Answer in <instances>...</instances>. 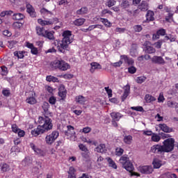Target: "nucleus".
<instances>
[{
  "label": "nucleus",
  "mask_w": 178,
  "mask_h": 178,
  "mask_svg": "<svg viewBox=\"0 0 178 178\" xmlns=\"http://www.w3.org/2000/svg\"><path fill=\"white\" fill-rule=\"evenodd\" d=\"M58 18H54L52 20H43L42 19H38V23L39 24H41V26H50L51 24H56L58 23Z\"/></svg>",
  "instance_id": "6e6552de"
},
{
  "label": "nucleus",
  "mask_w": 178,
  "mask_h": 178,
  "mask_svg": "<svg viewBox=\"0 0 178 178\" xmlns=\"http://www.w3.org/2000/svg\"><path fill=\"white\" fill-rule=\"evenodd\" d=\"M160 178H170V172H167L161 175Z\"/></svg>",
  "instance_id": "052dcab7"
},
{
  "label": "nucleus",
  "mask_w": 178,
  "mask_h": 178,
  "mask_svg": "<svg viewBox=\"0 0 178 178\" xmlns=\"http://www.w3.org/2000/svg\"><path fill=\"white\" fill-rule=\"evenodd\" d=\"M123 89L124 90V92L126 94H130V85H126L124 86Z\"/></svg>",
  "instance_id": "6e6d98bb"
},
{
  "label": "nucleus",
  "mask_w": 178,
  "mask_h": 178,
  "mask_svg": "<svg viewBox=\"0 0 178 178\" xmlns=\"http://www.w3.org/2000/svg\"><path fill=\"white\" fill-rule=\"evenodd\" d=\"M145 99L147 104H151V102L156 101V98L154 97L152 95H146L145 97Z\"/></svg>",
  "instance_id": "c756f323"
},
{
  "label": "nucleus",
  "mask_w": 178,
  "mask_h": 178,
  "mask_svg": "<svg viewBox=\"0 0 178 178\" xmlns=\"http://www.w3.org/2000/svg\"><path fill=\"white\" fill-rule=\"evenodd\" d=\"M42 15H52V12L48 10L45 8H43L40 10Z\"/></svg>",
  "instance_id": "de8ad7c7"
},
{
  "label": "nucleus",
  "mask_w": 178,
  "mask_h": 178,
  "mask_svg": "<svg viewBox=\"0 0 178 178\" xmlns=\"http://www.w3.org/2000/svg\"><path fill=\"white\" fill-rule=\"evenodd\" d=\"M138 170L139 172H140V173L150 175V173H152V172H154V168H152V166L151 165H143L140 166Z\"/></svg>",
  "instance_id": "1a4fd4ad"
},
{
  "label": "nucleus",
  "mask_w": 178,
  "mask_h": 178,
  "mask_svg": "<svg viewBox=\"0 0 178 178\" xmlns=\"http://www.w3.org/2000/svg\"><path fill=\"white\" fill-rule=\"evenodd\" d=\"M66 94H67V92L66 91V89L65 88V86L61 85L60 87L58 88V95L62 98V99H65L66 98Z\"/></svg>",
  "instance_id": "4468645a"
},
{
  "label": "nucleus",
  "mask_w": 178,
  "mask_h": 178,
  "mask_svg": "<svg viewBox=\"0 0 178 178\" xmlns=\"http://www.w3.org/2000/svg\"><path fill=\"white\" fill-rule=\"evenodd\" d=\"M124 31H126V29H125V28H119V27H117V28L115 29V33H124Z\"/></svg>",
  "instance_id": "680f3d73"
},
{
  "label": "nucleus",
  "mask_w": 178,
  "mask_h": 178,
  "mask_svg": "<svg viewBox=\"0 0 178 178\" xmlns=\"http://www.w3.org/2000/svg\"><path fill=\"white\" fill-rule=\"evenodd\" d=\"M0 168L1 172H9L10 170V167L7 163H3L0 164Z\"/></svg>",
  "instance_id": "c85d7f7f"
},
{
  "label": "nucleus",
  "mask_w": 178,
  "mask_h": 178,
  "mask_svg": "<svg viewBox=\"0 0 178 178\" xmlns=\"http://www.w3.org/2000/svg\"><path fill=\"white\" fill-rule=\"evenodd\" d=\"M81 156L83 158L84 161H86V162L91 161V159L90 158V151L82 152Z\"/></svg>",
  "instance_id": "2f4dec72"
},
{
  "label": "nucleus",
  "mask_w": 178,
  "mask_h": 178,
  "mask_svg": "<svg viewBox=\"0 0 178 178\" xmlns=\"http://www.w3.org/2000/svg\"><path fill=\"white\" fill-rule=\"evenodd\" d=\"M90 73H94V72H95V70H98L99 69H102V66L101 65V64L97 63V62H92L90 63Z\"/></svg>",
  "instance_id": "ddd939ff"
},
{
  "label": "nucleus",
  "mask_w": 178,
  "mask_h": 178,
  "mask_svg": "<svg viewBox=\"0 0 178 178\" xmlns=\"http://www.w3.org/2000/svg\"><path fill=\"white\" fill-rule=\"evenodd\" d=\"M115 5H116V1L115 0H107L106 2V6H108V8H112Z\"/></svg>",
  "instance_id": "a19ab883"
},
{
  "label": "nucleus",
  "mask_w": 178,
  "mask_h": 178,
  "mask_svg": "<svg viewBox=\"0 0 178 178\" xmlns=\"http://www.w3.org/2000/svg\"><path fill=\"white\" fill-rule=\"evenodd\" d=\"M152 165L154 168V169H159V168H161V166H162V163L161 162V161H159V159H154L153 162H152Z\"/></svg>",
  "instance_id": "cd10ccee"
},
{
  "label": "nucleus",
  "mask_w": 178,
  "mask_h": 178,
  "mask_svg": "<svg viewBox=\"0 0 178 178\" xmlns=\"http://www.w3.org/2000/svg\"><path fill=\"white\" fill-rule=\"evenodd\" d=\"M166 34V30L161 29L157 31L156 33L153 34V40H159L160 35H165Z\"/></svg>",
  "instance_id": "dca6fc26"
},
{
  "label": "nucleus",
  "mask_w": 178,
  "mask_h": 178,
  "mask_svg": "<svg viewBox=\"0 0 178 178\" xmlns=\"http://www.w3.org/2000/svg\"><path fill=\"white\" fill-rule=\"evenodd\" d=\"M79 148L81 149V151H83V152H88V148H87L86 145H84L83 144H79Z\"/></svg>",
  "instance_id": "a18cd8bd"
},
{
  "label": "nucleus",
  "mask_w": 178,
  "mask_h": 178,
  "mask_svg": "<svg viewBox=\"0 0 178 178\" xmlns=\"http://www.w3.org/2000/svg\"><path fill=\"white\" fill-rule=\"evenodd\" d=\"M102 23H104V26L106 27H112V23L108 20V19L106 18H101Z\"/></svg>",
  "instance_id": "4c0bfd02"
},
{
  "label": "nucleus",
  "mask_w": 178,
  "mask_h": 178,
  "mask_svg": "<svg viewBox=\"0 0 178 178\" xmlns=\"http://www.w3.org/2000/svg\"><path fill=\"white\" fill-rule=\"evenodd\" d=\"M42 109L44 115L38 118V123L40 124V125L38 126L37 129L31 131V134L34 136V137H37V136H40V134H42L45 133V131H49V130H52V127H54L52 120L49 118V116H51L49 104L47 102H44Z\"/></svg>",
  "instance_id": "f257e3e1"
},
{
  "label": "nucleus",
  "mask_w": 178,
  "mask_h": 178,
  "mask_svg": "<svg viewBox=\"0 0 178 178\" xmlns=\"http://www.w3.org/2000/svg\"><path fill=\"white\" fill-rule=\"evenodd\" d=\"M11 129L13 133H17L18 130L20 129L17 127V125H16V124H12Z\"/></svg>",
  "instance_id": "13d9d810"
},
{
  "label": "nucleus",
  "mask_w": 178,
  "mask_h": 178,
  "mask_svg": "<svg viewBox=\"0 0 178 178\" xmlns=\"http://www.w3.org/2000/svg\"><path fill=\"white\" fill-rule=\"evenodd\" d=\"M164 152H170L175 148V139L168 138L163 142Z\"/></svg>",
  "instance_id": "39448f33"
},
{
  "label": "nucleus",
  "mask_w": 178,
  "mask_h": 178,
  "mask_svg": "<svg viewBox=\"0 0 178 178\" xmlns=\"http://www.w3.org/2000/svg\"><path fill=\"white\" fill-rule=\"evenodd\" d=\"M158 101L159 102H163V101H165V97H163V93H160L159 98H158Z\"/></svg>",
  "instance_id": "774afa93"
},
{
  "label": "nucleus",
  "mask_w": 178,
  "mask_h": 178,
  "mask_svg": "<svg viewBox=\"0 0 178 178\" xmlns=\"http://www.w3.org/2000/svg\"><path fill=\"white\" fill-rule=\"evenodd\" d=\"M36 33L38 35H42V37H44V35L45 34V32H44V28L40 26L36 27Z\"/></svg>",
  "instance_id": "e433bc0d"
},
{
  "label": "nucleus",
  "mask_w": 178,
  "mask_h": 178,
  "mask_svg": "<svg viewBox=\"0 0 178 178\" xmlns=\"http://www.w3.org/2000/svg\"><path fill=\"white\" fill-rule=\"evenodd\" d=\"M134 29L136 33H140L143 30V26H141V25H135Z\"/></svg>",
  "instance_id": "864d4df0"
},
{
  "label": "nucleus",
  "mask_w": 178,
  "mask_h": 178,
  "mask_svg": "<svg viewBox=\"0 0 178 178\" xmlns=\"http://www.w3.org/2000/svg\"><path fill=\"white\" fill-rule=\"evenodd\" d=\"M120 8L124 10H127L130 8V1L127 0H123L120 3Z\"/></svg>",
  "instance_id": "5701e85b"
},
{
  "label": "nucleus",
  "mask_w": 178,
  "mask_h": 178,
  "mask_svg": "<svg viewBox=\"0 0 178 178\" xmlns=\"http://www.w3.org/2000/svg\"><path fill=\"white\" fill-rule=\"evenodd\" d=\"M17 133L18 134V137H24V135L26 134V132L22 129H19Z\"/></svg>",
  "instance_id": "e2e57ef3"
},
{
  "label": "nucleus",
  "mask_w": 178,
  "mask_h": 178,
  "mask_svg": "<svg viewBox=\"0 0 178 178\" xmlns=\"http://www.w3.org/2000/svg\"><path fill=\"white\" fill-rule=\"evenodd\" d=\"M26 52L24 51H15L14 52V56H17L18 58V59H23V58H24V54Z\"/></svg>",
  "instance_id": "c9c22d12"
},
{
  "label": "nucleus",
  "mask_w": 178,
  "mask_h": 178,
  "mask_svg": "<svg viewBox=\"0 0 178 178\" xmlns=\"http://www.w3.org/2000/svg\"><path fill=\"white\" fill-rule=\"evenodd\" d=\"M154 11L148 10L146 14V22L149 23V22H154L155 20Z\"/></svg>",
  "instance_id": "2eb2a0df"
},
{
  "label": "nucleus",
  "mask_w": 178,
  "mask_h": 178,
  "mask_svg": "<svg viewBox=\"0 0 178 178\" xmlns=\"http://www.w3.org/2000/svg\"><path fill=\"white\" fill-rule=\"evenodd\" d=\"M129 56H126V55H122L120 56V60H124V62L125 63H127L128 60H129Z\"/></svg>",
  "instance_id": "bf43d9fd"
},
{
  "label": "nucleus",
  "mask_w": 178,
  "mask_h": 178,
  "mask_svg": "<svg viewBox=\"0 0 178 178\" xmlns=\"http://www.w3.org/2000/svg\"><path fill=\"white\" fill-rule=\"evenodd\" d=\"M115 152L118 156H122V155H123V152H124V150H123V149H122L121 147H118L115 149Z\"/></svg>",
  "instance_id": "c03bdc74"
},
{
  "label": "nucleus",
  "mask_w": 178,
  "mask_h": 178,
  "mask_svg": "<svg viewBox=\"0 0 178 178\" xmlns=\"http://www.w3.org/2000/svg\"><path fill=\"white\" fill-rule=\"evenodd\" d=\"M52 66L53 67H55V69H59V70H62L63 72L67 70V69H70V65L63 60H54Z\"/></svg>",
  "instance_id": "20e7f679"
},
{
  "label": "nucleus",
  "mask_w": 178,
  "mask_h": 178,
  "mask_svg": "<svg viewBox=\"0 0 178 178\" xmlns=\"http://www.w3.org/2000/svg\"><path fill=\"white\" fill-rule=\"evenodd\" d=\"M67 130L65 131V136L67 137H76V132L74 131V127L72 125L67 126Z\"/></svg>",
  "instance_id": "9d476101"
},
{
  "label": "nucleus",
  "mask_w": 178,
  "mask_h": 178,
  "mask_svg": "<svg viewBox=\"0 0 178 178\" xmlns=\"http://www.w3.org/2000/svg\"><path fill=\"white\" fill-rule=\"evenodd\" d=\"M107 162H108V166L110 168H113V169H118V165H116V163L112 160L111 158H107Z\"/></svg>",
  "instance_id": "473e14b6"
},
{
  "label": "nucleus",
  "mask_w": 178,
  "mask_h": 178,
  "mask_svg": "<svg viewBox=\"0 0 178 178\" xmlns=\"http://www.w3.org/2000/svg\"><path fill=\"white\" fill-rule=\"evenodd\" d=\"M86 97H83V96H79L77 98H76V102H78L79 104H84L86 103Z\"/></svg>",
  "instance_id": "37998d69"
},
{
  "label": "nucleus",
  "mask_w": 178,
  "mask_h": 178,
  "mask_svg": "<svg viewBox=\"0 0 178 178\" xmlns=\"http://www.w3.org/2000/svg\"><path fill=\"white\" fill-rule=\"evenodd\" d=\"M106 13H108V15H112L113 14L112 11H111L108 9H104L102 11V16H104V15H106Z\"/></svg>",
  "instance_id": "69168bd1"
},
{
  "label": "nucleus",
  "mask_w": 178,
  "mask_h": 178,
  "mask_svg": "<svg viewBox=\"0 0 178 178\" xmlns=\"http://www.w3.org/2000/svg\"><path fill=\"white\" fill-rule=\"evenodd\" d=\"M145 52L146 54H155V52H156V50L152 46L146 44L145 49Z\"/></svg>",
  "instance_id": "4be33fe9"
},
{
  "label": "nucleus",
  "mask_w": 178,
  "mask_h": 178,
  "mask_svg": "<svg viewBox=\"0 0 178 178\" xmlns=\"http://www.w3.org/2000/svg\"><path fill=\"white\" fill-rule=\"evenodd\" d=\"M146 80H147V77L142 76L137 77L136 81L138 84H143V83H144V81H145Z\"/></svg>",
  "instance_id": "79ce46f5"
},
{
  "label": "nucleus",
  "mask_w": 178,
  "mask_h": 178,
  "mask_svg": "<svg viewBox=\"0 0 178 178\" xmlns=\"http://www.w3.org/2000/svg\"><path fill=\"white\" fill-rule=\"evenodd\" d=\"M77 15H86L88 13V8L87 7H83L76 11Z\"/></svg>",
  "instance_id": "72a5a7b5"
},
{
  "label": "nucleus",
  "mask_w": 178,
  "mask_h": 178,
  "mask_svg": "<svg viewBox=\"0 0 178 178\" xmlns=\"http://www.w3.org/2000/svg\"><path fill=\"white\" fill-rule=\"evenodd\" d=\"M104 89L108 95V98L112 97V89H109V87H105Z\"/></svg>",
  "instance_id": "4d7b16f0"
},
{
  "label": "nucleus",
  "mask_w": 178,
  "mask_h": 178,
  "mask_svg": "<svg viewBox=\"0 0 178 178\" xmlns=\"http://www.w3.org/2000/svg\"><path fill=\"white\" fill-rule=\"evenodd\" d=\"M152 140L154 143H159V141H161V136L156 134H153L152 136Z\"/></svg>",
  "instance_id": "ea45409f"
},
{
  "label": "nucleus",
  "mask_w": 178,
  "mask_h": 178,
  "mask_svg": "<svg viewBox=\"0 0 178 178\" xmlns=\"http://www.w3.org/2000/svg\"><path fill=\"white\" fill-rule=\"evenodd\" d=\"M26 102H27V104H29L30 105H34V104L37 102V100L35 99V98L31 97H28L26 99Z\"/></svg>",
  "instance_id": "58836bf2"
},
{
  "label": "nucleus",
  "mask_w": 178,
  "mask_h": 178,
  "mask_svg": "<svg viewBox=\"0 0 178 178\" xmlns=\"http://www.w3.org/2000/svg\"><path fill=\"white\" fill-rule=\"evenodd\" d=\"M26 11L28 13H29L31 17H35L36 14L34 8H33V6L31 4H26Z\"/></svg>",
  "instance_id": "a211bd4d"
},
{
  "label": "nucleus",
  "mask_w": 178,
  "mask_h": 178,
  "mask_svg": "<svg viewBox=\"0 0 178 178\" xmlns=\"http://www.w3.org/2000/svg\"><path fill=\"white\" fill-rule=\"evenodd\" d=\"M111 116L113 120H116L117 122H119L123 115H122L120 113L113 112L111 113Z\"/></svg>",
  "instance_id": "412c9836"
},
{
  "label": "nucleus",
  "mask_w": 178,
  "mask_h": 178,
  "mask_svg": "<svg viewBox=\"0 0 178 178\" xmlns=\"http://www.w3.org/2000/svg\"><path fill=\"white\" fill-rule=\"evenodd\" d=\"M43 37L48 38V40H55V36H54V32L52 31H45Z\"/></svg>",
  "instance_id": "b1692460"
},
{
  "label": "nucleus",
  "mask_w": 178,
  "mask_h": 178,
  "mask_svg": "<svg viewBox=\"0 0 178 178\" xmlns=\"http://www.w3.org/2000/svg\"><path fill=\"white\" fill-rule=\"evenodd\" d=\"M45 90H47L49 94H52L54 92V88L49 86H45Z\"/></svg>",
  "instance_id": "338daca9"
},
{
  "label": "nucleus",
  "mask_w": 178,
  "mask_h": 178,
  "mask_svg": "<svg viewBox=\"0 0 178 178\" xmlns=\"http://www.w3.org/2000/svg\"><path fill=\"white\" fill-rule=\"evenodd\" d=\"M128 71L131 74H134L137 72V69L134 66H131L128 68Z\"/></svg>",
  "instance_id": "5fc2aeb1"
},
{
  "label": "nucleus",
  "mask_w": 178,
  "mask_h": 178,
  "mask_svg": "<svg viewBox=\"0 0 178 178\" xmlns=\"http://www.w3.org/2000/svg\"><path fill=\"white\" fill-rule=\"evenodd\" d=\"M131 109L133 111H137V112H143L144 111L143 106H132L131 107Z\"/></svg>",
  "instance_id": "3c124183"
},
{
  "label": "nucleus",
  "mask_w": 178,
  "mask_h": 178,
  "mask_svg": "<svg viewBox=\"0 0 178 178\" xmlns=\"http://www.w3.org/2000/svg\"><path fill=\"white\" fill-rule=\"evenodd\" d=\"M177 104V102H172V101H168L167 102V106L168 108H176V105Z\"/></svg>",
  "instance_id": "49530a36"
},
{
  "label": "nucleus",
  "mask_w": 178,
  "mask_h": 178,
  "mask_svg": "<svg viewBox=\"0 0 178 178\" xmlns=\"http://www.w3.org/2000/svg\"><path fill=\"white\" fill-rule=\"evenodd\" d=\"M74 168L73 167H70L68 171V177L67 178H76V175L74 174Z\"/></svg>",
  "instance_id": "f704fd0d"
},
{
  "label": "nucleus",
  "mask_w": 178,
  "mask_h": 178,
  "mask_svg": "<svg viewBox=\"0 0 178 178\" xmlns=\"http://www.w3.org/2000/svg\"><path fill=\"white\" fill-rule=\"evenodd\" d=\"M63 40L61 42L59 43V41L54 40L53 42L54 45L55 47L57 46V48L59 51V52H61L62 54H65L66 51H69L70 48L69 47V45L73 42V35H72V31H65L63 33Z\"/></svg>",
  "instance_id": "f03ea898"
},
{
  "label": "nucleus",
  "mask_w": 178,
  "mask_h": 178,
  "mask_svg": "<svg viewBox=\"0 0 178 178\" xmlns=\"http://www.w3.org/2000/svg\"><path fill=\"white\" fill-rule=\"evenodd\" d=\"M49 102L51 105H55L56 104V97L51 96L49 99Z\"/></svg>",
  "instance_id": "8fccbe9b"
},
{
  "label": "nucleus",
  "mask_w": 178,
  "mask_h": 178,
  "mask_svg": "<svg viewBox=\"0 0 178 178\" xmlns=\"http://www.w3.org/2000/svg\"><path fill=\"white\" fill-rule=\"evenodd\" d=\"M13 20H23L24 19V15L22 13H15L13 15Z\"/></svg>",
  "instance_id": "7c9ffc66"
},
{
  "label": "nucleus",
  "mask_w": 178,
  "mask_h": 178,
  "mask_svg": "<svg viewBox=\"0 0 178 178\" xmlns=\"http://www.w3.org/2000/svg\"><path fill=\"white\" fill-rule=\"evenodd\" d=\"M123 65V61L120 60L117 63H111V66H113V67H120Z\"/></svg>",
  "instance_id": "603ef678"
},
{
  "label": "nucleus",
  "mask_w": 178,
  "mask_h": 178,
  "mask_svg": "<svg viewBox=\"0 0 178 178\" xmlns=\"http://www.w3.org/2000/svg\"><path fill=\"white\" fill-rule=\"evenodd\" d=\"M30 147L34 151V152H35V154H37V155H40V156H44V151H42V149L37 147V146H35V145H34V143H31Z\"/></svg>",
  "instance_id": "9b49d317"
},
{
  "label": "nucleus",
  "mask_w": 178,
  "mask_h": 178,
  "mask_svg": "<svg viewBox=\"0 0 178 178\" xmlns=\"http://www.w3.org/2000/svg\"><path fill=\"white\" fill-rule=\"evenodd\" d=\"M123 141L127 145H130L133 141V136L128 135L124 137Z\"/></svg>",
  "instance_id": "bb28decb"
},
{
  "label": "nucleus",
  "mask_w": 178,
  "mask_h": 178,
  "mask_svg": "<svg viewBox=\"0 0 178 178\" xmlns=\"http://www.w3.org/2000/svg\"><path fill=\"white\" fill-rule=\"evenodd\" d=\"M46 81H49V83H59V79L57 77H55L51 75H49L46 76Z\"/></svg>",
  "instance_id": "393cba45"
},
{
  "label": "nucleus",
  "mask_w": 178,
  "mask_h": 178,
  "mask_svg": "<svg viewBox=\"0 0 178 178\" xmlns=\"http://www.w3.org/2000/svg\"><path fill=\"white\" fill-rule=\"evenodd\" d=\"M159 127L162 130V131H164V133H172V131H173V129L168 127L166 124H160Z\"/></svg>",
  "instance_id": "f3484780"
},
{
  "label": "nucleus",
  "mask_w": 178,
  "mask_h": 178,
  "mask_svg": "<svg viewBox=\"0 0 178 178\" xmlns=\"http://www.w3.org/2000/svg\"><path fill=\"white\" fill-rule=\"evenodd\" d=\"M120 162L122 163V167L124 169H126L128 172H130L131 176H137L139 177V174L137 172H133L134 170V166L133 165V163H131V161L129 159V157L127 156L124 155L120 159Z\"/></svg>",
  "instance_id": "7ed1b4c3"
},
{
  "label": "nucleus",
  "mask_w": 178,
  "mask_h": 178,
  "mask_svg": "<svg viewBox=\"0 0 178 178\" xmlns=\"http://www.w3.org/2000/svg\"><path fill=\"white\" fill-rule=\"evenodd\" d=\"M153 63H158V65H165V60L162 56H154L152 58Z\"/></svg>",
  "instance_id": "f8f14e48"
},
{
  "label": "nucleus",
  "mask_w": 178,
  "mask_h": 178,
  "mask_svg": "<svg viewBox=\"0 0 178 178\" xmlns=\"http://www.w3.org/2000/svg\"><path fill=\"white\" fill-rule=\"evenodd\" d=\"M58 137H59V132L58 131H53L51 134L45 137L46 144L52 145Z\"/></svg>",
  "instance_id": "423d86ee"
},
{
  "label": "nucleus",
  "mask_w": 178,
  "mask_h": 178,
  "mask_svg": "<svg viewBox=\"0 0 178 178\" xmlns=\"http://www.w3.org/2000/svg\"><path fill=\"white\" fill-rule=\"evenodd\" d=\"M154 45L157 49H161V47H162V41L159 40L157 42L154 43Z\"/></svg>",
  "instance_id": "0e129e2a"
},
{
  "label": "nucleus",
  "mask_w": 178,
  "mask_h": 178,
  "mask_svg": "<svg viewBox=\"0 0 178 178\" xmlns=\"http://www.w3.org/2000/svg\"><path fill=\"white\" fill-rule=\"evenodd\" d=\"M150 151L153 154H158L161 155V154H165V150L163 149V146L161 145H154L151 147Z\"/></svg>",
  "instance_id": "0eeeda50"
},
{
  "label": "nucleus",
  "mask_w": 178,
  "mask_h": 178,
  "mask_svg": "<svg viewBox=\"0 0 178 178\" xmlns=\"http://www.w3.org/2000/svg\"><path fill=\"white\" fill-rule=\"evenodd\" d=\"M138 9L141 10V12H147V10H148V3L145 1H142Z\"/></svg>",
  "instance_id": "aec40b11"
},
{
  "label": "nucleus",
  "mask_w": 178,
  "mask_h": 178,
  "mask_svg": "<svg viewBox=\"0 0 178 178\" xmlns=\"http://www.w3.org/2000/svg\"><path fill=\"white\" fill-rule=\"evenodd\" d=\"M13 27L19 29H22V27H23V24L21 22H14L13 24Z\"/></svg>",
  "instance_id": "09e8293b"
},
{
  "label": "nucleus",
  "mask_w": 178,
  "mask_h": 178,
  "mask_svg": "<svg viewBox=\"0 0 178 178\" xmlns=\"http://www.w3.org/2000/svg\"><path fill=\"white\" fill-rule=\"evenodd\" d=\"M85 22H86V19L79 18V19H75L73 23L74 26H83Z\"/></svg>",
  "instance_id": "a878e982"
},
{
  "label": "nucleus",
  "mask_w": 178,
  "mask_h": 178,
  "mask_svg": "<svg viewBox=\"0 0 178 178\" xmlns=\"http://www.w3.org/2000/svg\"><path fill=\"white\" fill-rule=\"evenodd\" d=\"M95 151H96V152H100V154H104L106 152V147L105 144H100L95 149Z\"/></svg>",
  "instance_id": "6ab92c4d"
}]
</instances>
